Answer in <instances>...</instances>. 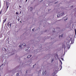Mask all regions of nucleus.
Instances as JSON below:
<instances>
[{
  "label": "nucleus",
  "mask_w": 76,
  "mask_h": 76,
  "mask_svg": "<svg viewBox=\"0 0 76 76\" xmlns=\"http://www.w3.org/2000/svg\"><path fill=\"white\" fill-rule=\"evenodd\" d=\"M9 25H10V27H11V25H12V23H10Z\"/></svg>",
  "instance_id": "nucleus-23"
},
{
  "label": "nucleus",
  "mask_w": 76,
  "mask_h": 76,
  "mask_svg": "<svg viewBox=\"0 0 76 76\" xmlns=\"http://www.w3.org/2000/svg\"><path fill=\"white\" fill-rule=\"evenodd\" d=\"M36 66V64H35L33 66V67H34V66Z\"/></svg>",
  "instance_id": "nucleus-17"
},
{
  "label": "nucleus",
  "mask_w": 76,
  "mask_h": 76,
  "mask_svg": "<svg viewBox=\"0 0 76 76\" xmlns=\"http://www.w3.org/2000/svg\"><path fill=\"white\" fill-rule=\"evenodd\" d=\"M20 22H21V23H22V22H21V21H20Z\"/></svg>",
  "instance_id": "nucleus-35"
},
{
  "label": "nucleus",
  "mask_w": 76,
  "mask_h": 76,
  "mask_svg": "<svg viewBox=\"0 0 76 76\" xmlns=\"http://www.w3.org/2000/svg\"><path fill=\"white\" fill-rule=\"evenodd\" d=\"M63 35H64V34H62L61 35V38H62V37H63Z\"/></svg>",
  "instance_id": "nucleus-13"
},
{
  "label": "nucleus",
  "mask_w": 76,
  "mask_h": 76,
  "mask_svg": "<svg viewBox=\"0 0 76 76\" xmlns=\"http://www.w3.org/2000/svg\"><path fill=\"white\" fill-rule=\"evenodd\" d=\"M27 48H28L29 49V48H30V47H28Z\"/></svg>",
  "instance_id": "nucleus-31"
},
{
  "label": "nucleus",
  "mask_w": 76,
  "mask_h": 76,
  "mask_svg": "<svg viewBox=\"0 0 76 76\" xmlns=\"http://www.w3.org/2000/svg\"><path fill=\"white\" fill-rule=\"evenodd\" d=\"M26 73H28V70H26Z\"/></svg>",
  "instance_id": "nucleus-24"
},
{
  "label": "nucleus",
  "mask_w": 76,
  "mask_h": 76,
  "mask_svg": "<svg viewBox=\"0 0 76 76\" xmlns=\"http://www.w3.org/2000/svg\"><path fill=\"white\" fill-rule=\"evenodd\" d=\"M48 10L49 11V10Z\"/></svg>",
  "instance_id": "nucleus-39"
},
{
  "label": "nucleus",
  "mask_w": 76,
  "mask_h": 76,
  "mask_svg": "<svg viewBox=\"0 0 76 76\" xmlns=\"http://www.w3.org/2000/svg\"><path fill=\"white\" fill-rule=\"evenodd\" d=\"M16 75V76H19V74L18 73H17Z\"/></svg>",
  "instance_id": "nucleus-21"
},
{
  "label": "nucleus",
  "mask_w": 76,
  "mask_h": 76,
  "mask_svg": "<svg viewBox=\"0 0 76 76\" xmlns=\"http://www.w3.org/2000/svg\"><path fill=\"white\" fill-rule=\"evenodd\" d=\"M34 30H35L34 28H33V29H32V31H34Z\"/></svg>",
  "instance_id": "nucleus-20"
},
{
  "label": "nucleus",
  "mask_w": 76,
  "mask_h": 76,
  "mask_svg": "<svg viewBox=\"0 0 76 76\" xmlns=\"http://www.w3.org/2000/svg\"><path fill=\"white\" fill-rule=\"evenodd\" d=\"M19 7L20 8H21V6H19Z\"/></svg>",
  "instance_id": "nucleus-30"
},
{
  "label": "nucleus",
  "mask_w": 76,
  "mask_h": 76,
  "mask_svg": "<svg viewBox=\"0 0 76 76\" xmlns=\"http://www.w3.org/2000/svg\"><path fill=\"white\" fill-rule=\"evenodd\" d=\"M8 7H9V6H7V9H8Z\"/></svg>",
  "instance_id": "nucleus-28"
},
{
  "label": "nucleus",
  "mask_w": 76,
  "mask_h": 76,
  "mask_svg": "<svg viewBox=\"0 0 76 76\" xmlns=\"http://www.w3.org/2000/svg\"><path fill=\"white\" fill-rule=\"evenodd\" d=\"M22 45H23V44H20L19 45V47L20 48H22Z\"/></svg>",
  "instance_id": "nucleus-3"
},
{
  "label": "nucleus",
  "mask_w": 76,
  "mask_h": 76,
  "mask_svg": "<svg viewBox=\"0 0 76 76\" xmlns=\"http://www.w3.org/2000/svg\"><path fill=\"white\" fill-rule=\"evenodd\" d=\"M28 49H26V48L25 49V51H28Z\"/></svg>",
  "instance_id": "nucleus-16"
},
{
  "label": "nucleus",
  "mask_w": 76,
  "mask_h": 76,
  "mask_svg": "<svg viewBox=\"0 0 76 76\" xmlns=\"http://www.w3.org/2000/svg\"><path fill=\"white\" fill-rule=\"evenodd\" d=\"M46 72L47 71H45V72H44V70H43V72L42 73V75H44L45 73H47Z\"/></svg>",
  "instance_id": "nucleus-1"
},
{
  "label": "nucleus",
  "mask_w": 76,
  "mask_h": 76,
  "mask_svg": "<svg viewBox=\"0 0 76 76\" xmlns=\"http://www.w3.org/2000/svg\"><path fill=\"white\" fill-rule=\"evenodd\" d=\"M4 51H5L6 52V48H4Z\"/></svg>",
  "instance_id": "nucleus-10"
},
{
  "label": "nucleus",
  "mask_w": 76,
  "mask_h": 76,
  "mask_svg": "<svg viewBox=\"0 0 76 76\" xmlns=\"http://www.w3.org/2000/svg\"><path fill=\"white\" fill-rule=\"evenodd\" d=\"M68 19V18H67L66 19H65L64 20H65V21L67 20Z\"/></svg>",
  "instance_id": "nucleus-19"
},
{
  "label": "nucleus",
  "mask_w": 76,
  "mask_h": 76,
  "mask_svg": "<svg viewBox=\"0 0 76 76\" xmlns=\"http://www.w3.org/2000/svg\"><path fill=\"white\" fill-rule=\"evenodd\" d=\"M7 3H8V2H6L7 6Z\"/></svg>",
  "instance_id": "nucleus-25"
},
{
  "label": "nucleus",
  "mask_w": 76,
  "mask_h": 76,
  "mask_svg": "<svg viewBox=\"0 0 76 76\" xmlns=\"http://www.w3.org/2000/svg\"><path fill=\"white\" fill-rule=\"evenodd\" d=\"M53 32H54L55 31V28H53L52 29Z\"/></svg>",
  "instance_id": "nucleus-9"
},
{
  "label": "nucleus",
  "mask_w": 76,
  "mask_h": 76,
  "mask_svg": "<svg viewBox=\"0 0 76 76\" xmlns=\"http://www.w3.org/2000/svg\"><path fill=\"white\" fill-rule=\"evenodd\" d=\"M61 68H62V66H61Z\"/></svg>",
  "instance_id": "nucleus-34"
},
{
  "label": "nucleus",
  "mask_w": 76,
  "mask_h": 76,
  "mask_svg": "<svg viewBox=\"0 0 76 76\" xmlns=\"http://www.w3.org/2000/svg\"><path fill=\"white\" fill-rule=\"evenodd\" d=\"M6 19H5V20H4L3 21L4 23V22H6Z\"/></svg>",
  "instance_id": "nucleus-12"
},
{
  "label": "nucleus",
  "mask_w": 76,
  "mask_h": 76,
  "mask_svg": "<svg viewBox=\"0 0 76 76\" xmlns=\"http://www.w3.org/2000/svg\"><path fill=\"white\" fill-rule=\"evenodd\" d=\"M61 59L62 60H64L63 58H61Z\"/></svg>",
  "instance_id": "nucleus-29"
},
{
  "label": "nucleus",
  "mask_w": 76,
  "mask_h": 76,
  "mask_svg": "<svg viewBox=\"0 0 76 76\" xmlns=\"http://www.w3.org/2000/svg\"><path fill=\"white\" fill-rule=\"evenodd\" d=\"M9 23H10V22H9V23L7 24V26H9Z\"/></svg>",
  "instance_id": "nucleus-15"
},
{
  "label": "nucleus",
  "mask_w": 76,
  "mask_h": 76,
  "mask_svg": "<svg viewBox=\"0 0 76 76\" xmlns=\"http://www.w3.org/2000/svg\"><path fill=\"white\" fill-rule=\"evenodd\" d=\"M75 34H76V29H75Z\"/></svg>",
  "instance_id": "nucleus-26"
},
{
  "label": "nucleus",
  "mask_w": 76,
  "mask_h": 76,
  "mask_svg": "<svg viewBox=\"0 0 76 76\" xmlns=\"http://www.w3.org/2000/svg\"><path fill=\"white\" fill-rule=\"evenodd\" d=\"M69 47H70V45H69Z\"/></svg>",
  "instance_id": "nucleus-36"
},
{
  "label": "nucleus",
  "mask_w": 76,
  "mask_h": 76,
  "mask_svg": "<svg viewBox=\"0 0 76 76\" xmlns=\"http://www.w3.org/2000/svg\"><path fill=\"white\" fill-rule=\"evenodd\" d=\"M60 36H61V35H60V36H59V37H61Z\"/></svg>",
  "instance_id": "nucleus-38"
},
{
  "label": "nucleus",
  "mask_w": 76,
  "mask_h": 76,
  "mask_svg": "<svg viewBox=\"0 0 76 76\" xmlns=\"http://www.w3.org/2000/svg\"><path fill=\"white\" fill-rule=\"evenodd\" d=\"M33 10V8L31 7L30 8V10L31 11H32V10Z\"/></svg>",
  "instance_id": "nucleus-7"
},
{
  "label": "nucleus",
  "mask_w": 76,
  "mask_h": 76,
  "mask_svg": "<svg viewBox=\"0 0 76 76\" xmlns=\"http://www.w3.org/2000/svg\"><path fill=\"white\" fill-rule=\"evenodd\" d=\"M60 62L61 63V64H62V62L61 61H60Z\"/></svg>",
  "instance_id": "nucleus-18"
},
{
  "label": "nucleus",
  "mask_w": 76,
  "mask_h": 76,
  "mask_svg": "<svg viewBox=\"0 0 76 76\" xmlns=\"http://www.w3.org/2000/svg\"><path fill=\"white\" fill-rule=\"evenodd\" d=\"M20 13H21V12H20Z\"/></svg>",
  "instance_id": "nucleus-40"
},
{
  "label": "nucleus",
  "mask_w": 76,
  "mask_h": 76,
  "mask_svg": "<svg viewBox=\"0 0 76 76\" xmlns=\"http://www.w3.org/2000/svg\"><path fill=\"white\" fill-rule=\"evenodd\" d=\"M51 62H52L54 60V58H51Z\"/></svg>",
  "instance_id": "nucleus-5"
},
{
  "label": "nucleus",
  "mask_w": 76,
  "mask_h": 76,
  "mask_svg": "<svg viewBox=\"0 0 76 76\" xmlns=\"http://www.w3.org/2000/svg\"><path fill=\"white\" fill-rule=\"evenodd\" d=\"M1 12H2V10H1L0 11V15H1Z\"/></svg>",
  "instance_id": "nucleus-14"
},
{
  "label": "nucleus",
  "mask_w": 76,
  "mask_h": 76,
  "mask_svg": "<svg viewBox=\"0 0 76 76\" xmlns=\"http://www.w3.org/2000/svg\"><path fill=\"white\" fill-rule=\"evenodd\" d=\"M58 3V2H56L55 3V4H56V3Z\"/></svg>",
  "instance_id": "nucleus-32"
},
{
  "label": "nucleus",
  "mask_w": 76,
  "mask_h": 76,
  "mask_svg": "<svg viewBox=\"0 0 76 76\" xmlns=\"http://www.w3.org/2000/svg\"><path fill=\"white\" fill-rule=\"evenodd\" d=\"M23 46H26V44L25 43H23Z\"/></svg>",
  "instance_id": "nucleus-11"
},
{
  "label": "nucleus",
  "mask_w": 76,
  "mask_h": 76,
  "mask_svg": "<svg viewBox=\"0 0 76 76\" xmlns=\"http://www.w3.org/2000/svg\"><path fill=\"white\" fill-rule=\"evenodd\" d=\"M74 43V41L73 40L71 41V43L73 44Z\"/></svg>",
  "instance_id": "nucleus-8"
},
{
  "label": "nucleus",
  "mask_w": 76,
  "mask_h": 76,
  "mask_svg": "<svg viewBox=\"0 0 76 76\" xmlns=\"http://www.w3.org/2000/svg\"><path fill=\"white\" fill-rule=\"evenodd\" d=\"M73 7V5H72L70 7Z\"/></svg>",
  "instance_id": "nucleus-27"
},
{
  "label": "nucleus",
  "mask_w": 76,
  "mask_h": 76,
  "mask_svg": "<svg viewBox=\"0 0 76 76\" xmlns=\"http://www.w3.org/2000/svg\"><path fill=\"white\" fill-rule=\"evenodd\" d=\"M42 1H43V0H42Z\"/></svg>",
  "instance_id": "nucleus-37"
},
{
  "label": "nucleus",
  "mask_w": 76,
  "mask_h": 76,
  "mask_svg": "<svg viewBox=\"0 0 76 76\" xmlns=\"http://www.w3.org/2000/svg\"><path fill=\"white\" fill-rule=\"evenodd\" d=\"M16 15H18V12H16Z\"/></svg>",
  "instance_id": "nucleus-22"
},
{
  "label": "nucleus",
  "mask_w": 76,
  "mask_h": 76,
  "mask_svg": "<svg viewBox=\"0 0 76 76\" xmlns=\"http://www.w3.org/2000/svg\"><path fill=\"white\" fill-rule=\"evenodd\" d=\"M64 12H62V13H61V16H63V15H64Z\"/></svg>",
  "instance_id": "nucleus-6"
},
{
  "label": "nucleus",
  "mask_w": 76,
  "mask_h": 76,
  "mask_svg": "<svg viewBox=\"0 0 76 76\" xmlns=\"http://www.w3.org/2000/svg\"><path fill=\"white\" fill-rule=\"evenodd\" d=\"M60 13H58V14H57V18H58L59 17H60Z\"/></svg>",
  "instance_id": "nucleus-4"
},
{
  "label": "nucleus",
  "mask_w": 76,
  "mask_h": 76,
  "mask_svg": "<svg viewBox=\"0 0 76 76\" xmlns=\"http://www.w3.org/2000/svg\"><path fill=\"white\" fill-rule=\"evenodd\" d=\"M28 1V0H26V2Z\"/></svg>",
  "instance_id": "nucleus-33"
},
{
  "label": "nucleus",
  "mask_w": 76,
  "mask_h": 76,
  "mask_svg": "<svg viewBox=\"0 0 76 76\" xmlns=\"http://www.w3.org/2000/svg\"><path fill=\"white\" fill-rule=\"evenodd\" d=\"M31 56H32V55H28V56H27V58H31Z\"/></svg>",
  "instance_id": "nucleus-2"
}]
</instances>
